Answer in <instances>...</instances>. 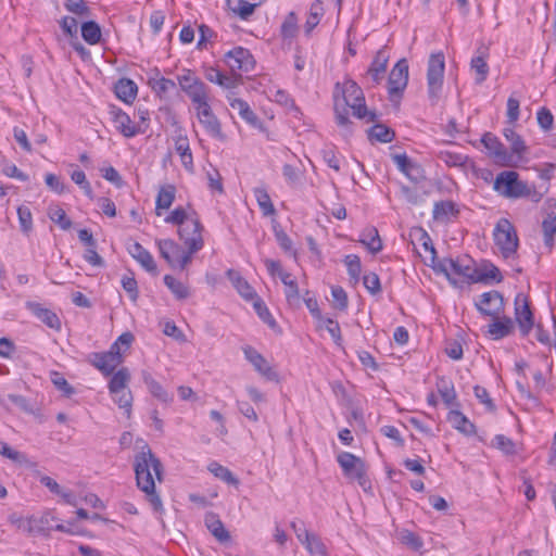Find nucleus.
Wrapping results in <instances>:
<instances>
[{"label": "nucleus", "mask_w": 556, "mask_h": 556, "mask_svg": "<svg viewBox=\"0 0 556 556\" xmlns=\"http://www.w3.org/2000/svg\"><path fill=\"white\" fill-rule=\"evenodd\" d=\"M207 470L227 484L235 486L239 485L238 478H236L227 467L218 464L217 462H211L207 466Z\"/></svg>", "instance_id": "nucleus-38"}, {"label": "nucleus", "mask_w": 556, "mask_h": 556, "mask_svg": "<svg viewBox=\"0 0 556 556\" xmlns=\"http://www.w3.org/2000/svg\"><path fill=\"white\" fill-rule=\"evenodd\" d=\"M224 62L233 74L237 72L248 73L252 71L255 65L253 55L243 47H236L226 52Z\"/></svg>", "instance_id": "nucleus-12"}, {"label": "nucleus", "mask_w": 556, "mask_h": 556, "mask_svg": "<svg viewBox=\"0 0 556 556\" xmlns=\"http://www.w3.org/2000/svg\"><path fill=\"white\" fill-rule=\"evenodd\" d=\"M186 94L190 98L194 110L210 103L208 88L203 81L192 88L189 87Z\"/></svg>", "instance_id": "nucleus-29"}, {"label": "nucleus", "mask_w": 556, "mask_h": 556, "mask_svg": "<svg viewBox=\"0 0 556 556\" xmlns=\"http://www.w3.org/2000/svg\"><path fill=\"white\" fill-rule=\"evenodd\" d=\"M129 380L130 374L129 370L125 367L118 369L116 372H113V376L109 382L110 393L127 390Z\"/></svg>", "instance_id": "nucleus-39"}, {"label": "nucleus", "mask_w": 556, "mask_h": 556, "mask_svg": "<svg viewBox=\"0 0 556 556\" xmlns=\"http://www.w3.org/2000/svg\"><path fill=\"white\" fill-rule=\"evenodd\" d=\"M370 140L389 143L394 139V131L382 124H376L368 130Z\"/></svg>", "instance_id": "nucleus-49"}, {"label": "nucleus", "mask_w": 556, "mask_h": 556, "mask_svg": "<svg viewBox=\"0 0 556 556\" xmlns=\"http://www.w3.org/2000/svg\"><path fill=\"white\" fill-rule=\"evenodd\" d=\"M515 319L521 334L528 336L534 326V318L528 300L522 295L515 300Z\"/></svg>", "instance_id": "nucleus-16"}, {"label": "nucleus", "mask_w": 556, "mask_h": 556, "mask_svg": "<svg viewBox=\"0 0 556 556\" xmlns=\"http://www.w3.org/2000/svg\"><path fill=\"white\" fill-rule=\"evenodd\" d=\"M0 454L18 464H26L27 457L24 453H21L12 448L8 443L0 442Z\"/></svg>", "instance_id": "nucleus-60"}, {"label": "nucleus", "mask_w": 556, "mask_h": 556, "mask_svg": "<svg viewBox=\"0 0 556 556\" xmlns=\"http://www.w3.org/2000/svg\"><path fill=\"white\" fill-rule=\"evenodd\" d=\"M227 277L242 298L247 300H253L256 298L254 289L237 270L229 269L227 271Z\"/></svg>", "instance_id": "nucleus-28"}, {"label": "nucleus", "mask_w": 556, "mask_h": 556, "mask_svg": "<svg viewBox=\"0 0 556 556\" xmlns=\"http://www.w3.org/2000/svg\"><path fill=\"white\" fill-rule=\"evenodd\" d=\"M197 216L198 215L195 212H188L186 208L179 206L165 217V222L168 224L177 225L178 228L181 229L184 226H186L188 220H192Z\"/></svg>", "instance_id": "nucleus-42"}, {"label": "nucleus", "mask_w": 556, "mask_h": 556, "mask_svg": "<svg viewBox=\"0 0 556 556\" xmlns=\"http://www.w3.org/2000/svg\"><path fill=\"white\" fill-rule=\"evenodd\" d=\"M491 319L486 332L493 340H501L513 333L515 324L511 318L500 315L498 317H491Z\"/></svg>", "instance_id": "nucleus-22"}, {"label": "nucleus", "mask_w": 556, "mask_h": 556, "mask_svg": "<svg viewBox=\"0 0 556 556\" xmlns=\"http://www.w3.org/2000/svg\"><path fill=\"white\" fill-rule=\"evenodd\" d=\"M493 189L507 199L528 198L534 203H539L543 199V193L534 185L520 180L519 174L515 170H504L497 174Z\"/></svg>", "instance_id": "nucleus-2"}, {"label": "nucleus", "mask_w": 556, "mask_h": 556, "mask_svg": "<svg viewBox=\"0 0 556 556\" xmlns=\"http://www.w3.org/2000/svg\"><path fill=\"white\" fill-rule=\"evenodd\" d=\"M344 264L350 278L357 282L362 273L361 258L355 254H349L344 257Z\"/></svg>", "instance_id": "nucleus-55"}, {"label": "nucleus", "mask_w": 556, "mask_h": 556, "mask_svg": "<svg viewBox=\"0 0 556 556\" xmlns=\"http://www.w3.org/2000/svg\"><path fill=\"white\" fill-rule=\"evenodd\" d=\"M318 327L325 328L331 336L336 345L340 348L342 346L341 329L338 321L333 320L332 318L324 317L321 320L318 321Z\"/></svg>", "instance_id": "nucleus-51"}, {"label": "nucleus", "mask_w": 556, "mask_h": 556, "mask_svg": "<svg viewBox=\"0 0 556 556\" xmlns=\"http://www.w3.org/2000/svg\"><path fill=\"white\" fill-rule=\"evenodd\" d=\"M137 486L146 494L155 511L163 510L161 497L155 492V481L163 480V467L148 444H143L134 458Z\"/></svg>", "instance_id": "nucleus-1"}, {"label": "nucleus", "mask_w": 556, "mask_h": 556, "mask_svg": "<svg viewBox=\"0 0 556 556\" xmlns=\"http://www.w3.org/2000/svg\"><path fill=\"white\" fill-rule=\"evenodd\" d=\"M115 128L127 138H132L138 134L144 132L140 126H137L129 115L118 108L113 106L110 111Z\"/></svg>", "instance_id": "nucleus-18"}, {"label": "nucleus", "mask_w": 556, "mask_h": 556, "mask_svg": "<svg viewBox=\"0 0 556 556\" xmlns=\"http://www.w3.org/2000/svg\"><path fill=\"white\" fill-rule=\"evenodd\" d=\"M161 256L172 266L185 269L192 260L194 253L190 250L184 251L179 244L172 239L157 241Z\"/></svg>", "instance_id": "nucleus-8"}, {"label": "nucleus", "mask_w": 556, "mask_h": 556, "mask_svg": "<svg viewBox=\"0 0 556 556\" xmlns=\"http://www.w3.org/2000/svg\"><path fill=\"white\" fill-rule=\"evenodd\" d=\"M281 281L285 285L286 299L291 306L300 305V291L298 282L291 277L290 274L281 275Z\"/></svg>", "instance_id": "nucleus-37"}, {"label": "nucleus", "mask_w": 556, "mask_h": 556, "mask_svg": "<svg viewBox=\"0 0 556 556\" xmlns=\"http://www.w3.org/2000/svg\"><path fill=\"white\" fill-rule=\"evenodd\" d=\"M101 28L98 23L93 21L85 22L81 25V37L84 40L93 46L100 42L101 40Z\"/></svg>", "instance_id": "nucleus-46"}, {"label": "nucleus", "mask_w": 556, "mask_h": 556, "mask_svg": "<svg viewBox=\"0 0 556 556\" xmlns=\"http://www.w3.org/2000/svg\"><path fill=\"white\" fill-rule=\"evenodd\" d=\"M507 123L514 126L520 117V102L513 94L507 99Z\"/></svg>", "instance_id": "nucleus-58"}, {"label": "nucleus", "mask_w": 556, "mask_h": 556, "mask_svg": "<svg viewBox=\"0 0 556 556\" xmlns=\"http://www.w3.org/2000/svg\"><path fill=\"white\" fill-rule=\"evenodd\" d=\"M503 136L509 143L511 154L517 156L518 160H523L528 153V146L522 137L515 131L514 126L505 127Z\"/></svg>", "instance_id": "nucleus-24"}, {"label": "nucleus", "mask_w": 556, "mask_h": 556, "mask_svg": "<svg viewBox=\"0 0 556 556\" xmlns=\"http://www.w3.org/2000/svg\"><path fill=\"white\" fill-rule=\"evenodd\" d=\"M128 253L149 273L156 271V265L151 253L138 242L127 244Z\"/></svg>", "instance_id": "nucleus-23"}, {"label": "nucleus", "mask_w": 556, "mask_h": 556, "mask_svg": "<svg viewBox=\"0 0 556 556\" xmlns=\"http://www.w3.org/2000/svg\"><path fill=\"white\" fill-rule=\"evenodd\" d=\"M338 93L341 105L352 109L353 115L358 118H366L374 122L376 114L369 112L365 104V98L361 87L352 79H345L342 84L337 83L333 96Z\"/></svg>", "instance_id": "nucleus-3"}, {"label": "nucleus", "mask_w": 556, "mask_h": 556, "mask_svg": "<svg viewBox=\"0 0 556 556\" xmlns=\"http://www.w3.org/2000/svg\"><path fill=\"white\" fill-rule=\"evenodd\" d=\"M536 121H538L540 128L543 131L552 130L553 124H554V116L547 108H541L536 112Z\"/></svg>", "instance_id": "nucleus-62"}, {"label": "nucleus", "mask_w": 556, "mask_h": 556, "mask_svg": "<svg viewBox=\"0 0 556 556\" xmlns=\"http://www.w3.org/2000/svg\"><path fill=\"white\" fill-rule=\"evenodd\" d=\"M492 445L500 451H502L506 455H515L516 454V444L514 441L503 434H497L494 437L492 441Z\"/></svg>", "instance_id": "nucleus-57"}, {"label": "nucleus", "mask_w": 556, "mask_h": 556, "mask_svg": "<svg viewBox=\"0 0 556 556\" xmlns=\"http://www.w3.org/2000/svg\"><path fill=\"white\" fill-rule=\"evenodd\" d=\"M470 67L475 72V80L477 84H482L489 75V65L483 54L473 56L470 62Z\"/></svg>", "instance_id": "nucleus-47"}, {"label": "nucleus", "mask_w": 556, "mask_h": 556, "mask_svg": "<svg viewBox=\"0 0 556 556\" xmlns=\"http://www.w3.org/2000/svg\"><path fill=\"white\" fill-rule=\"evenodd\" d=\"M542 230L545 245L549 249L553 248L556 235V216L548 215L542 223Z\"/></svg>", "instance_id": "nucleus-53"}, {"label": "nucleus", "mask_w": 556, "mask_h": 556, "mask_svg": "<svg viewBox=\"0 0 556 556\" xmlns=\"http://www.w3.org/2000/svg\"><path fill=\"white\" fill-rule=\"evenodd\" d=\"M203 226L197 216L192 220H188L186 226L178 229L179 239L184 242L185 247L190 250V253H197L204 247L202 237Z\"/></svg>", "instance_id": "nucleus-11"}, {"label": "nucleus", "mask_w": 556, "mask_h": 556, "mask_svg": "<svg viewBox=\"0 0 556 556\" xmlns=\"http://www.w3.org/2000/svg\"><path fill=\"white\" fill-rule=\"evenodd\" d=\"M407 83L408 63L405 59H401L395 63L388 78V92L392 101L402 96Z\"/></svg>", "instance_id": "nucleus-10"}, {"label": "nucleus", "mask_w": 556, "mask_h": 556, "mask_svg": "<svg viewBox=\"0 0 556 556\" xmlns=\"http://www.w3.org/2000/svg\"><path fill=\"white\" fill-rule=\"evenodd\" d=\"M205 525L210 532L219 541L227 542L230 539L229 532L225 529L222 520L214 514L205 517Z\"/></svg>", "instance_id": "nucleus-33"}, {"label": "nucleus", "mask_w": 556, "mask_h": 556, "mask_svg": "<svg viewBox=\"0 0 556 556\" xmlns=\"http://www.w3.org/2000/svg\"><path fill=\"white\" fill-rule=\"evenodd\" d=\"M113 396V401L119 406V408L125 409L127 417L130 416L131 405H132V395L129 389L123 390L119 392L111 393Z\"/></svg>", "instance_id": "nucleus-56"}, {"label": "nucleus", "mask_w": 556, "mask_h": 556, "mask_svg": "<svg viewBox=\"0 0 556 556\" xmlns=\"http://www.w3.org/2000/svg\"><path fill=\"white\" fill-rule=\"evenodd\" d=\"M434 269L442 273L452 282L456 283L454 277H463L473 282L476 265L470 257L443 258L438 262Z\"/></svg>", "instance_id": "nucleus-4"}, {"label": "nucleus", "mask_w": 556, "mask_h": 556, "mask_svg": "<svg viewBox=\"0 0 556 556\" xmlns=\"http://www.w3.org/2000/svg\"><path fill=\"white\" fill-rule=\"evenodd\" d=\"M88 362L104 376H110L123 363V356H113L112 353H91Z\"/></svg>", "instance_id": "nucleus-20"}, {"label": "nucleus", "mask_w": 556, "mask_h": 556, "mask_svg": "<svg viewBox=\"0 0 556 556\" xmlns=\"http://www.w3.org/2000/svg\"><path fill=\"white\" fill-rule=\"evenodd\" d=\"M256 202L265 216H271L276 213L275 206L270 200L267 190L263 187L253 190Z\"/></svg>", "instance_id": "nucleus-44"}, {"label": "nucleus", "mask_w": 556, "mask_h": 556, "mask_svg": "<svg viewBox=\"0 0 556 556\" xmlns=\"http://www.w3.org/2000/svg\"><path fill=\"white\" fill-rule=\"evenodd\" d=\"M9 522L14 526L17 530H21L29 535L45 534L49 531L48 528V516L41 517H23L16 513L11 514L8 517Z\"/></svg>", "instance_id": "nucleus-9"}, {"label": "nucleus", "mask_w": 556, "mask_h": 556, "mask_svg": "<svg viewBox=\"0 0 556 556\" xmlns=\"http://www.w3.org/2000/svg\"><path fill=\"white\" fill-rule=\"evenodd\" d=\"M71 178H72V180H73L76 185H78V186L83 189L84 193H85L88 198H90V199H92V198H93V192H92L91 185H90V184H89V181L87 180L86 175H85V173H84L83 170H80V169H76V170H74V172L71 174Z\"/></svg>", "instance_id": "nucleus-63"}, {"label": "nucleus", "mask_w": 556, "mask_h": 556, "mask_svg": "<svg viewBox=\"0 0 556 556\" xmlns=\"http://www.w3.org/2000/svg\"><path fill=\"white\" fill-rule=\"evenodd\" d=\"M475 306L483 316L498 317L504 313V299L498 291H488L479 295Z\"/></svg>", "instance_id": "nucleus-13"}, {"label": "nucleus", "mask_w": 556, "mask_h": 556, "mask_svg": "<svg viewBox=\"0 0 556 556\" xmlns=\"http://www.w3.org/2000/svg\"><path fill=\"white\" fill-rule=\"evenodd\" d=\"M17 216L21 230L24 233H28L33 229V215L30 210L25 205H21L17 208Z\"/></svg>", "instance_id": "nucleus-59"}, {"label": "nucleus", "mask_w": 556, "mask_h": 556, "mask_svg": "<svg viewBox=\"0 0 556 556\" xmlns=\"http://www.w3.org/2000/svg\"><path fill=\"white\" fill-rule=\"evenodd\" d=\"M304 532V541L306 549L311 555L314 556H325L326 555V546L320 540L319 536L308 532L307 530H303Z\"/></svg>", "instance_id": "nucleus-41"}, {"label": "nucleus", "mask_w": 556, "mask_h": 556, "mask_svg": "<svg viewBox=\"0 0 556 556\" xmlns=\"http://www.w3.org/2000/svg\"><path fill=\"white\" fill-rule=\"evenodd\" d=\"M323 160L330 168L336 172L340 170L342 156L333 148L323 150Z\"/></svg>", "instance_id": "nucleus-64"}, {"label": "nucleus", "mask_w": 556, "mask_h": 556, "mask_svg": "<svg viewBox=\"0 0 556 556\" xmlns=\"http://www.w3.org/2000/svg\"><path fill=\"white\" fill-rule=\"evenodd\" d=\"M176 197V188L173 185H165L160 188L155 200V213L162 215V211L168 210Z\"/></svg>", "instance_id": "nucleus-27"}, {"label": "nucleus", "mask_w": 556, "mask_h": 556, "mask_svg": "<svg viewBox=\"0 0 556 556\" xmlns=\"http://www.w3.org/2000/svg\"><path fill=\"white\" fill-rule=\"evenodd\" d=\"M503 276L500 269L490 262L482 263L479 267L476 266V273L473 275V282H501Z\"/></svg>", "instance_id": "nucleus-25"}, {"label": "nucleus", "mask_w": 556, "mask_h": 556, "mask_svg": "<svg viewBox=\"0 0 556 556\" xmlns=\"http://www.w3.org/2000/svg\"><path fill=\"white\" fill-rule=\"evenodd\" d=\"M204 75L208 81L227 89L232 88L236 83L233 77L225 75L216 67H207Z\"/></svg>", "instance_id": "nucleus-40"}, {"label": "nucleus", "mask_w": 556, "mask_h": 556, "mask_svg": "<svg viewBox=\"0 0 556 556\" xmlns=\"http://www.w3.org/2000/svg\"><path fill=\"white\" fill-rule=\"evenodd\" d=\"M25 306L34 316L41 320L47 327L54 330L61 329L60 318L50 308H47L42 304L33 301H27L25 303Z\"/></svg>", "instance_id": "nucleus-21"}, {"label": "nucleus", "mask_w": 556, "mask_h": 556, "mask_svg": "<svg viewBox=\"0 0 556 556\" xmlns=\"http://www.w3.org/2000/svg\"><path fill=\"white\" fill-rule=\"evenodd\" d=\"M439 159L450 167H463L468 161L466 155L451 151H441L439 153Z\"/></svg>", "instance_id": "nucleus-52"}, {"label": "nucleus", "mask_w": 556, "mask_h": 556, "mask_svg": "<svg viewBox=\"0 0 556 556\" xmlns=\"http://www.w3.org/2000/svg\"><path fill=\"white\" fill-rule=\"evenodd\" d=\"M142 379L150 393L162 402L169 401L168 393L164 388L147 371L142 372Z\"/></svg>", "instance_id": "nucleus-48"}, {"label": "nucleus", "mask_w": 556, "mask_h": 556, "mask_svg": "<svg viewBox=\"0 0 556 556\" xmlns=\"http://www.w3.org/2000/svg\"><path fill=\"white\" fill-rule=\"evenodd\" d=\"M359 242L374 254L382 250V241L379 237L378 230L375 227H369L363 230L361 233Z\"/></svg>", "instance_id": "nucleus-31"}, {"label": "nucleus", "mask_w": 556, "mask_h": 556, "mask_svg": "<svg viewBox=\"0 0 556 556\" xmlns=\"http://www.w3.org/2000/svg\"><path fill=\"white\" fill-rule=\"evenodd\" d=\"M458 208L452 201L437 202L433 207V218L440 222H447L451 217H456Z\"/></svg>", "instance_id": "nucleus-34"}, {"label": "nucleus", "mask_w": 556, "mask_h": 556, "mask_svg": "<svg viewBox=\"0 0 556 556\" xmlns=\"http://www.w3.org/2000/svg\"><path fill=\"white\" fill-rule=\"evenodd\" d=\"M298 30V18L293 12H290L281 25V35L283 38H293Z\"/></svg>", "instance_id": "nucleus-61"}, {"label": "nucleus", "mask_w": 556, "mask_h": 556, "mask_svg": "<svg viewBox=\"0 0 556 556\" xmlns=\"http://www.w3.org/2000/svg\"><path fill=\"white\" fill-rule=\"evenodd\" d=\"M195 111L197 118L205 132L219 141L226 140V135L223 132L222 123L218 117L214 114L210 103L198 108Z\"/></svg>", "instance_id": "nucleus-14"}, {"label": "nucleus", "mask_w": 556, "mask_h": 556, "mask_svg": "<svg viewBox=\"0 0 556 556\" xmlns=\"http://www.w3.org/2000/svg\"><path fill=\"white\" fill-rule=\"evenodd\" d=\"M447 420L455 429L465 434H471L475 432L473 424H471L459 410H451L447 415Z\"/></svg>", "instance_id": "nucleus-36"}, {"label": "nucleus", "mask_w": 556, "mask_h": 556, "mask_svg": "<svg viewBox=\"0 0 556 556\" xmlns=\"http://www.w3.org/2000/svg\"><path fill=\"white\" fill-rule=\"evenodd\" d=\"M164 283L178 300L187 299L190 295L189 288L173 276L166 275Z\"/></svg>", "instance_id": "nucleus-50"}, {"label": "nucleus", "mask_w": 556, "mask_h": 556, "mask_svg": "<svg viewBox=\"0 0 556 556\" xmlns=\"http://www.w3.org/2000/svg\"><path fill=\"white\" fill-rule=\"evenodd\" d=\"M337 462L342 468L343 475L352 481L357 483L366 490L370 486V482L366 476V465L364 460L350 452H341L337 456Z\"/></svg>", "instance_id": "nucleus-6"}, {"label": "nucleus", "mask_w": 556, "mask_h": 556, "mask_svg": "<svg viewBox=\"0 0 556 556\" xmlns=\"http://www.w3.org/2000/svg\"><path fill=\"white\" fill-rule=\"evenodd\" d=\"M493 237L496 247L505 258H510L516 255L519 239L514 225L508 219L501 218L496 223Z\"/></svg>", "instance_id": "nucleus-5"}, {"label": "nucleus", "mask_w": 556, "mask_h": 556, "mask_svg": "<svg viewBox=\"0 0 556 556\" xmlns=\"http://www.w3.org/2000/svg\"><path fill=\"white\" fill-rule=\"evenodd\" d=\"M481 142L494 159L496 164L507 166L510 164V155L500 139L491 132L483 135Z\"/></svg>", "instance_id": "nucleus-17"}, {"label": "nucleus", "mask_w": 556, "mask_h": 556, "mask_svg": "<svg viewBox=\"0 0 556 556\" xmlns=\"http://www.w3.org/2000/svg\"><path fill=\"white\" fill-rule=\"evenodd\" d=\"M389 59L390 53L387 47H382L377 51L369 68L367 70L366 81L368 86L375 87L383 80Z\"/></svg>", "instance_id": "nucleus-15"}, {"label": "nucleus", "mask_w": 556, "mask_h": 556, "mask_svg": "<svg viewBox=\"0 0 556 556\" xmlns=\"http://www.w3.org/2000/svg\"><path fill=\"white\" fill-rule=\"evenodd\" d=\"M175 150L179 154L184 167L192 172L193 170V159L187 137H179L175 142Z\"/></svg>", "instance_id": "nucleus-35"}, {"label": "nucleus", "mask_w": 556, "mask_h": 556, "mask_svg": "<svg viewBox=\"0 0 556 556\" xmlns=\"http://www.w3.org/2000/svg\"><path fill=\"white\" fill-rule=\"evenodd\" d=\"M149 86L160 97L172 92L176 88L174 80L160 77L159 74H156L155 77H151L149 79Z\"/></svg>", "instance_id": "nucleus-45"}, {"label": "nucleus", "mask_w": 556, "mask_h": 556, "mask_svg": "<svg viewBox=\"0 0 556 556\" xmlns=\"http://www.w3.org/2000/svg\"><path fill=\"white\" fill-rule=\"evenodd\" d=\"M445 60L442 52L432 53L428 61L427 85L431 100L437 101L441 93L444 79Z\"/></svg>", "instance_id": "nucleus-7"}, {"label": "nucleus", "mask_w": 556, "mask_h": 556, "mask_svg": "<svg viewBox=\"0 0 556 556\" xmlns=\"http://www.w3.org/2000/svg\"><path fill=\"white\" fill-rule=\"evenodd\" d=\"M48 216L62 230L71 229V227H72L71 218L66 215L65 211L58 204H52L48 207Z\"/></svg>", "instance_id": "nucleus-43"}, {"label": "nucleus", "mask_w": 556, "mask_h": 556, "mask_svg": "<svg viewBox=\"0 0 556 556\" xmlns=\"http://www.w3.org/2000/svg\"><path fill=\"white\" fill-rule=\"evenodd\" d=\"M230 106L237 110L240 117L253 127L260 126V119L256 114L252 111L247 101L242 99H235L230 102Z\"/></svg>", "instance_id": "nucleus-32"}, {"label": "nucleus", "mask_w": 556, "mask_h": 556, "mask_svg": "<svg viewBox=\"0 0 556 556\" xmlns=\"http://www.w3.org/2000/svg\"><path fill=\"white\" fill-rule=\"evenodd\" d=\"M242 351L247 361L252 364L260 375L265 377L267 380H275L277 378L276 371L271 368L266 358L253 346L247 345Z\"/></svg>", "instance_id": "nucleus-19"}, {"label": "nucleus", "mask_w": 556, "mask_h": 556, "mask_svg": "<svg viewBox=\"0 0 556 556\" xmlns=\"http://www.w3.org/2000/svg\"><path fill=\"white\" fill-rule=\"evenodd\" d=\"M227 3L230 10L240 18L248 20L261 2H254L252 0H227Z\"/></svg>", "instance_id": "nucleus-30"}, {"label": "nucleus", "mask_w": 556, "mask_h": 556, "mask_svg": "<svg viewBox=\"0 0 556 556\" xmlns=\"http://www.w3.org/2000/svg\"><path fill=\"white\" fill-rule=\"evenodd\" d=\"M116 97L125 103H131L138 93L136 83L129 78H121L114 87Z\"/></svg>", "instance_id": "nucleus-26"}, {"label": "nucleus", "mask_w": 556, "mask_h": 556, "mask_svg": "<svg viewBox=\"0 0 556 556\" xmlns=\"http://www.w3.org/2000/svg\"><path fill=\"white\" fill-rule=\"evenodd\" d=\"M401 543L408 546L413 551H420L424 546L421 538L409 530H402L399 533Z\"/></svg>", "instance_id": "nucleus-54"}]
</instances>
